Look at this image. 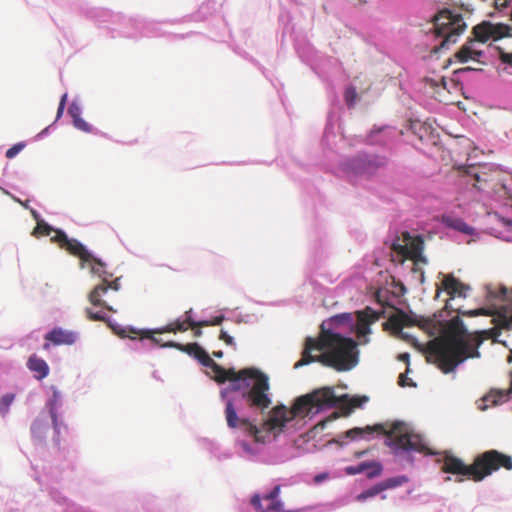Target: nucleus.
Returning <instances> with one entry per match:
<instances>
[{"label": "nucleus", "mask_w": 512, "mask_h": 512, "mask_svg": "<svg viewBox=\"0 0 512 512\" xmlns=\"http://www.w3.org/2000/svg\"><path fill=\"white\" fill-rule=\"evenodd\" d=\"M236 400V397L226 400L225 414L227 425L230 428H238L243 434V437L239 435L235 442L238 456L249 462L277 464L283 460L272 459L267 453L266 443L279 435L293 417L313 418L320 412L334 407H339L343 413L349 415L355 407H362L369 398L349 394L336 395L333 387L325 386L298 397L292 411L284 404L275 406L268 413L262 427L247 419H239L235 407Z\"/></svg>", "instance_id": "nucleus-1"}, {"label": "nucleus", "mask_w": 512, "mask_h": 512, "mask_svg": "<svg viewBox=\"0 0 512 512\" xmlns=\"http://www.w3.org/2000/svg\"><path fill=\"white\" fill-rule=\"evenodd\" d=\"M385 311H376L371 307L356 312L353 323L352 314L343 312L335 314L321 323L318 338L308 336L302 358L295 363V368L319 362L323 366L337 371H349L359 363L358 344L370 343L373 333L372 325Z\"/></svg>", "instance_id": "nucleus-2"}, {"label": "nucleus", "mask_w": 512, "mask_h": 512, "mask_svg": "<svg viewBox=\"0 0 512 512\" xmlns=\"http://www.w3.org/2000/svg\"><path fill=\"white\" fill-rule=\"evenodd\" d=\"M375 433L385 435L384 444L389 447L391 453L398 460L410 465L414 463V452H426L427 450L421 437L415 434L403 421H395L389 428L383 423L367 425L363 428L354 427L348 430L346 436H351V440L355 441H370Z\"/></svg>", "instance_id": "nucleus-3"}, {"label": "nucleus", "mask_w": 512, "mask_h": 512, "mask_svg": "<svg viewBox=\"0 0 512 512\" xmlns=\"http://www.w3.org/2000/svg\"><path fill=\"white\" fill-rule=\"evenodd\" d=\"M469 335L464 321L460 317H454L451 320V332L441 341L436 351L437 363L443 373L453 372L468 358L480 357L478 347L482 340L473 345L469 342Z\"/></svg>", "instance_id": "nucleus-4"}, {"label": "nucleus", "mask_w": 512, "mask_h": 512, "mask_svg": "<svg viewBox=\"0 0 512 512\" xmlns=\"http://www.w3.org/2000/svg\"><path fill=\"white\" fill-rule=\"evenodd\" d=\"M227 371V380L230 381L226 388L221 389L222 399H227L229 392H239L244 390L241 398L253 407L265 410L272 404L270 394L269 377L257 368H246L238 373L234 370Z\"/></svg>", "instance_id": "nucleus-5"}, {"label": "nucleus", "mask_w": 512, "mask_h": 512, "mask_svg": "<svg viewBox=\"0 0 512 512\" xmlns=\"http://www.w3.org/2000/svg\"><path fill=\"white\" fill-rule=\"evenodd\" d=\"M500 467L512 469V458L497 450H489L478 455L472 465H466L461 459L450 453L443 456L442 470L458 476H466L474 481H482Z\"/></svg>", "instance_id": "nucleus-6"}, {"label": "nucleus", "mask_w": 512, "mask_h": 512, "mask_svg": "<svg viewBox=\"0 0 512 512\" xmlns=\"http://www.w3.org/2000/svg\"><path fill=\"white\" fill-rule=\"evenodd\" d=\"M472 34L473 38L468 39L456 54L461 63H467L470 60L479 61L484 52L477 48V44L486 43L490 39L498 40L503 37H511L512 25L483 21L473 27Z\"/></svg>", "instance_id": "nucleus-7"}, {"label": "nucleus", "mask_w": 512, "mask_h": 512, "mask_svg": "<svg viewBox=\"0 0 512 512\" xmlns=\"http://www.w3.org/2000/svg\"><path fill=\"white\" fill-rule=\"evenodd\" d=\"M54 240L73 255L80 258V268H89L91 274L98 276L102 282H107V278L113 276V273L106 270L107 264L95 256L80 241L69 238L63 230H58Z\"/></svg>", "instance_id": "nucleus-8"}, {"label": "nucleus", "mask_w": 512, "mask_h": 512, "mask_svg": "<svg viewBox=\"0 0 512 512\" xmlns=\"http://www.w3.org/2000/svg\"><path fill=\"white\" fill-rule=\"evenodd\" d=\"M435 35L442 38L438 49H447L455 44L459 36L467 29L463 16L451 8L444 7L434 16Z\"/></svg>", "instance_id": "nucleus-9"}, {"label": "nucleus", "mask_w": 512, "mask_h": 512, "mask_svg": "<svg viewBox=\"0 0 512 512\" xmlns=\"http://www.w3.org/2000/svg\"><path fill=\"white\" fill-rule=\"evenodd\" d=\"M405 243H393V250L398 254L399 262L403 263L405 260L411 261V270L414 277L417 278L419 283H424V271L419 264H427V257L423 254L424 240L421 235L411 236L406 234L404 239Z\"/></svg>", "instance_id": "nucleus-10"}, {"label": "nucleus", "mask_w": 512, "mask_h": 512, "mask_svg": "<svg viewBox=\"0 0 512 512\" xmlns=\"http://www.w3.org/2000/svg\"><path fill=\"white\" fill-rule=\"evenodd\" d=\"M386 159L376 154L359 152L347 158L341 166L345 172L352 175H371L384 166Z\"/></svg>", "instance_id": "nucleus-11"}, {"label": "nucleus", "mask_w": 512, "mask_h": 512, "mask_svg": "<svg viewBox=\"0 0 512 512\" xmlns=\"http://www.w3.org/2000/svg\"><path fill=\"white\" fill-rule=\"evenodd\" d=\"M162 346L178 348L186 352L189 356L196 359L202 366L210 368L213 371L214 378L217 382L224 383L227 379L228 375L226 369L214 362L209 356L208 352L198 343H192L184 346L182 344L171 341L165 343Z\"/></svg>", "instance_id": "nucleus-12"}, {"label": "nucleus", "mask_w": 512, "mask_h": 512, "mask_svg": "<svg viewBox=\"0 0 512 512\" xmlns=\"http://www.w3.org/2000/svg\"><path fill=\"white\" fill-rule=\"evenodd\" d=\"M52 395L45 403V413L50 417L53 428V441L59 446L60 444V436L63 430L67 429L66 424L62 419L61 408L63 405V397L61 391L52 386Z\"/></svg>", "instance_id": "nucleus-13"}, {"label": "nucleus", "mask_w": 512, "mask_h": 512, "mask_svg": "<svg viewBox=\"0 0 512 512\" xmlns=\"http://www.w3.org/2000/svg\"><path fill=\"white\" fill-rule=\"evenodd\" d=\"M121 277H117L113 281L102 282L101 284L94 287V289L89 293V301L94 306L103 307L109 311L115 312V310L108 305L104 300H102V296L105 295L109 289L114 291H119L121 289Z\"/></svg>", "instance_id": "nucleus-14"}, {"label": "nucleus", "mask_w": 512, "mask_h": 512, "mask_svg": "<svg viewBox=\"0 0 512 512\" xmlns=\"http://www.w3.org/2000/svg\"><path fill=\"white\" fill-rule=\"evenodd\" d=\"M79 333L73 330H66L62 327H54L48 331L44 339L54 346L73 345L77 342Z\"/></svg>", "instance_id": "nucleus-15"}, {"label": "nucleus", "mask_w": 512, "mask_h": 512, "mask_svg": "<svg viewBox=\"0 0 512 512\" xmlns=\"http://www.w3.org/2000/svg\"><path fill=\"white\" fill-rule=\"evenodd\" d=\"M49 418L45 411H41L31 424V437L36 445H43L46 442L50 430Z\"/></svg>", "instance_id": "nucleus-16"}, {"label": "nucleus", "mask_w": 512, "mask_h": 512, "mask_svg": "<svg viewBox=\"0 0 512 512\" xmlns=\"http://www.w3.org/2000/svg\"><path fill=\"white\" fill-rule=\"evenodd\" d=\"M387 321L383 323L384 330L401 338H406L407 334L403 332V326L409 321V316L403 310L394 309L387 316Z\"/></svg>", "instance_id": "nucleus-17"}, {"label": "nucleus", "mask_w": 512, "mask_h": 512, "mask_svg": "<svg viewBox=\"0 0 512 512\" xmlns=\"http://www.w3.org/2000/svg\"><path fill=\"white\" fill-rule=\"evenodd\" d=\"M186 321L182 318H177L173 323H170L164 327L156 328V329H146L144 330V337L140 339L142 341L144 338L149 339L153 344H159V339L156 338L154 333H165V332H176V331H186Z\"/></svg>", "instance_id": "nucleus-18"}, {"label": "nucleus", "mask_w": 512, "mask_h": 512, "mask_svg": "<svg viewBox=\"0 0 512 512\" xmlns=\"http://www.w3.org/2000/svg\"><path fill=\"white\" fill-rule=\"evenodd\" d=\"M383 470L382 465L379 462H362L355 466L346 467L345 471L349 475H356L366 471L368 478H374L381 474Z\"/></svg>", "instance_id": "nucleus-19"}, {"label": "nucleus", "mask_w": 512, "mask_h": 512, "mask_svg": "<svg viewBox=\"0 0 512 512\" xmlns=\"http://www.w3.org/2000/svg\"><path fill=\"white\" fill-rule=\"evenodd\" d=\"M49 496L56 505L62 508V512H85V510L71 502L66 496H64L59 490L55 488H51L49 490Z\"/></svg>", "instance_id": "nucleus-20"}, {"label": "nucleus", "mask_w": 512, "mask_h": 512, "mask_svg": "<svg viewBox=\"0 0 512 512\" xmlns=\"http://www.w3.org/2000/svg\"><path fill=\"white\" fill-rule=\"evenodd\" d=\"M444 289L451 296H458L465 298L466 292L469 290V286L462 284L459 280L453 276H446L442 282Z\"/></svg>", "instance_id": "nucleus-21"}, {"label": "nucleus", "mask_w": 512, "mask_h": 512, "mask_svg": "<svg viewBox=\"0 0 512 512\" xmlns=\"http://www.w3.org/2000/svg\"><path fill=\"white\" fill-rule=\"evenodd\" d=\"M27 367L32 372L36 373L35 377L38 380L46 378L49 374V365L47 364V362L35 354L29 357Z\"/></svg>", "instance_id": "nucleus-22"}, {"label": "nucleus", "mask_w": 512, "mask_h": 512, "mask_svg": "<svg viewBox=\"0 0 512 512\" xmlns=\"http://www.w3.org/2000/svg\"><path fill=\"white\" fill-rule=\"evenodd\" d=\"M442 223L451 229L462 232L466 235H473L475 229L468 225L462 218L443 215Z\"/></svg>", "instance_id": "nucleus-23"}, {"label": "nucleus", "mask_w": 512, "mask_h": 512, "mask_svg": "<svg viewBox=\"0 0 512 512\" xmlns=\"http://www.w3.org/2000/svg\"><path fill=\"white\" fill-rule=\"evenodd\" d=\"M508 393L502 391L492 390L490 393L486 394L481 398V403L478 405V408L482 411L488 409L491 405H499L507 401Z\"/></svg>", "instance_id": "nucleus-24"}, {"label": "nucleus", "mask_w": 512, "mask_h": 512, "mask_svg": "<svg viewBox=\"0 0 512 512\" xmlns=\"http://www.w3.org/2000/svg\"><path fill=\"white\" fill-rule=\"evenodd\" d=\"M32 214H33L34 218L37 221V226L34 229L33 235H35V236H37V235H50L51 232H55L56 233L59 230V229H55L54 227L49 225L43 219H39V214L36 211H33ZM55 236H56V234L52 237V241H54V242H56L54 240Z\"/></svg>", "instance_id": "nucleus-25"}, {"label": "nucleus", "mask_w": 512, "mask_h": 512, "mask_svg": "<svg viewBox=\"0 0 512 512\" xmlns=\"http://www.w3.org/2000/svg\"><path fill=\"white\" fill-rule=\"evenodd\" d=\"M384 491V487L382 485V482L362 491L360 494L357 495V500L358 501H365L369 498H372L376 495H378L379 493L383 492Z\"/></svg>", "instance_id": "nucleus-26"}, {"label": "nucleus", "mask_w": 512, "mask_h": 512, "mask_svg": "<svg viewBox=\"0 0 512 512\" xmlns=\"http://www.w3.org/2000/svg\"><path fill=\"white\" fill-rule=\"evenodd\" d=\"M357 91L353 85H349L346 87L344 92V100L348 108H353L356 104L357 100Z\"/></svg>", "instance_id": "nucleus-27"}, {"label": "nucleus", "mask_w": 512, "mask_h": 512, "mask_svg": "<svg viewBox=\"0 0 512 512\" xmlns=\"http://www.w3.org/2000/svg\"><path fill=\"white\" fill-rule=\"evenodd\" d=\"M407 481H408V478L404 475H401V476L391 477V478H388V479L382 481V485L384 487V490H386V489H390V488L399 487Z\"/></svg>", "instance_id": "nucleus-28"}, {"label": "nucleus", "mask_w": 512, "mask_h": 512, "mask_svg": "<svg viewBox=\"0 0 512 512\" xmlns=\"http://www.w3.org/2000/svg\"><path fill=\"white\" fill-rule=\"evenodd\" d=\"M15 399V395L13 393H6L2 397H0V414L3 416L6 415L9 411L11 404Z\"/></svg>", "instance_id": "nucleus-29"}, {"label": "nucleus", "mask_w": 512, "mask_h": 512, "mask_svg": "<svg viewBox=\"0 0 512 512\" xmlns=\"http://www.w3.org/2000/svg\"><path fill=\"white\" fill-rule=\"evenodd\" d=\"M72 123H73V126L77 130H80L85 133H93L94 132L93 126L91 124H89L88 122H86L82 117L76 118L74 121H72Z\"/></svg>", "instance_id": "nucleus-30"}, {"label": "nucleus", "mask_w": 512, "mask_h": 512, "mask_svg": "<svg viewBox=\"0 0 512 512\" xmlns=\"http://www.w3.org/2000/svg\"><path fill=\"white\" fill-rule=\"evenodd\" d=\"M26 146L25 142H18L11 146L9 149H7L5 156L8 159L14 158L16 155H18Z\"/></svg>", "instance_id": "nucleus-31"}, {"label": "nucleus", "mask_w": 512, "mask_h": 512, "mask_svg": "<svg viewBox=\"0 0 512 512\" xmlns=\"http://www.w3.org/2000/svg\"><path fill=\"white\" fill-rule=\"evenodd\" d=\"M262 499H264L263 496H261L259 493H255L251 496L250 503L257 512H268L263 507Z\"/></svg>", "instance_id": "nucleus-32"}, {"label": "nucleus", "mask_w": 512, "mask_h": 512, "mask_svg": "<svg viewBox=\"0 0 512 512\" xmlns=\"http://www.w3.org/2000/svg\"><path fill=\"white\" fill-rule=\"evenodd\" d=\"M68 113L74 121L76 118L82 117V107L76 101H73L68 107Z\"/></svg>", "instance_id": "nucleus-33"}, {"label": "nucleus", "mask_w": 512, "mask_h": 512, "mask_svg": "<svg viewBox=\"0 0 512 512\" xmlns=\"http://www.w3.org/2000/svg\"><path fill=\"white\" fill-rule=\"evenodd\" d=\"M203 443H204L205 448L211 454V456L215 458V456L217 455V453L221 449L220 446L218 445V443H216V442H214L212 440H208V439H204Z\"/></svg>", "instance_id": "nucleus-34"}, {"label": "nucleus", "mask_w": 512, "mask_h": 512, "mask_svg": "<svg viewBox=\"0 0 512 512\" xmlns=\"http://www.w3.org/2000/svg\"><path fill=\"white\" fill-rule=\"evenodd\" d=\"M266 510L269 512V511H273V512H284L285 509H284V502L281 500V499H274V500H271V503L268 505V507L266 508Z\"/></svg>", "instance_id": "nucleus-35"}, {"label": "nucleus", "mask_w": 512, "mask_h": 512, "mask_svg": "<svg viewBox=\"0 0 512 512\" xmlns=\"http://www.w3.org/2000/svg\"><path fill=\"white\" fill-rule=\"evenodd\" d=\"M219 339L224 341L228 346H231L234 349H236V342H235L234 337L231 336L230 334H228V332L226 330L221 329L220 334H219Z\"/></svg>", "instance_id": "nucleus-36"}, {"label": "nucleus", "mask_w": 512, "mask_h": 512, "mask_svg": "<svg viewBox=\"0 0 512 512\" xmlns=\"http://www.w3.org/2000/svg\"><path fill=\"white\" fill-rule=\"evenodd\" d=\"M225 319V316L223 314L221 315H218L216 317H214L213 319L211 320H199V326H210V325H214V326H217V325H220Z\"/></svg>", "instance_id": "nucleus-37"}, {"label": "nucleus", "mask_w": 512, "mask_h": 512, "mask_svg": "<svg viewBox=\"0 0 512 512\" xmlns=\"http://www.w3.org/2000/svg\"><path fill=\"white\" fill-rule=\"evenodd\" d=\"M281 493V485H276L272 488L271 491H269L268 493L264 494L263 495V498L265 500H274V499H278L279 498V495Z\"/></svg>", "instance_id": "nucleus-38"}, {"label": "nucleus", "mask_w": 512, "mask_h": 512, "mask_svg": "<svg viewBox=\"0 0 512 512\" xmlns=\"http://www.w3.org/2000/svg\"><path fill=\"white\" fill-rule=\"evenodd\" d=\"M348 434V430L342 433H339L334 441L338 443L341 446L347 445L349 442H351V436H346Z\"/></svg>", "instance_id": "nucleus-39"}, {"label": "nucleus", "mask_w": 512, "mask_h": 512, "mask_svg": "<svg viewBox=\"0 0 512 512\" xmlns=\"http://www.w3.org/2000/svg\"><path fill=\"white\" fill-rule=\"evenodd\" d=\"M184 320L187 322V324H189L192 327L199 326V320H196L193 317V309H189L188 311L185 312Z\"/></svg>", "instance_id": "nucleus-40"}, {"label": "nucleus", "mask_w": 512, "mask_h": 512, "mask_svg": "<svg viewBox=\"0 0 512 512\" xmlns=\"http://www.w3.org/2000/svg\"><path fill=\"white\" fill-rule=\"evenodd\" d=\"M86 313L92 320L102 321L105 319V315L102 312H93L90 308L86 309Z\"/></svg>", "instance_id": "nucleus-41"}, {"label": "nucleus", "mask_w": 512, "mask_h": 512, "mask_svg": "<svg viewBox=\"0 0 512 512\" xmlns=\"http://www.w3.org/2000/svg\"><path fill=\"white\" fill-rule=\"evenodd\" d=\"M499 58L502 63L507 64L512 67V53L501 52Z\"/></svg>", "instance_id": "nucleus-42"}, {"label": "nucleus", "mask_w": 512, "mask_h": 512, "mask_svg": "<svg viewBox=\"0 0 512 512\" xmlns=\"http://www.w3.org/2000/svg\"><path fill=\"white\" fill-rule=\"evenodd\" d=\"M495 216L497 217L498 221L508 229V231H510V229H512V220L509 219V218H505V217H502L500 216L499 214H495Z\"/></svg>", "instance_id": "nucleus-43"}, {"label": "nucleus", "mask_w": 512, "mask_h": 512, "mask_svg": "<svg viewBox=\"0 0 512 512\" xmlns=\"http://www.w3.org/2000/svg\"><path fill=\"white\" fill-rule=\"evenodd\" d=\"M232 458V453L230 451H222L221 449L215 456V459L218 461H224Z\"/></svg>", "instance_id": "nucleus-44"}, {"label": "nucleus", "mask_w": 512, "mask_h": 512, "mask_svg": "<svg viewBox=\"0 0 512 512\" xmlns=\"http://www.w3.org/2000/svg\"><path fill=\"white\" fill-rule=\"evenodd\" d=\"M399 385L402 386V387H405V386H416V384L413 383L411 381V379L407 378L403 374H400V376H399Z\"/></svg>", "instance_id": "nucleus-45"}, {"label": "nucleus", "mask_w": 512, "mask_h": 512, "mask_svg": "<svg viewBox=\"0 0 512 512\" xmlns=\"http://www.w3.org/2000/svg\"><path fill=\"white\" fill-rule=\"evenodd\" d=\"M512 4V0H495V6L497 9H504Z\"/></svg>", "instance_id": "nucleus-46"}, {"label": "nucleus", "mask_w": 512, "mask_h": 512, "mask_svg": "<svg viewBox=\"0 0 512 512\" xmlns=\"http://www.w3.org/2000/svg\"><path fill=\"white\" fill-rule=\"evenodd\" d=\"M495 237H497V238H499L501 240H504L506 242H512V236L511 235L499 233V234H495Z\"/></svg>", "instance_id": "nucleus-47"}, {"label": "nucleus", "mask_w": 512, "mask_h": 512, "mask_svg": "<svg viewBox=\"0 0 512 512\" xmlns=\"http://www.w3.org/2000/svg\"><path fill=\"white\" fill-rule=\"evenodd\" d=\"M65 107L66 106H63L62 105H58V109H57V115H56V120L60 119L64 113V110H65Z\"/></svg>", "instance_id": "nucleus-48"}, {"label": "nucleus", "mask_w": 512, "mask_h": 512, "mask_svg": "<svg viewBox=\"0 0 512 512\" xmlns=\"http://www.w3.org/2000/svg\"><path fill=\"white\" fill-rule=\"evenodd\" d=\"M98 13L103 15V16L118 17V15H113L111 12H109L108 10H104V9L99 10Z\"/></svg>", "instance_id": "nucleus-49"}, {"label": "nucleus", "mask_w": 512, "mask_h": 512, "mask_svg": "<svg viewBox=\"0 0 512 512\" xmlns=\"http://www.w3.org/2000/svg\"><path fill=\"white\" fill-rule=\"evenodd\" d=\"M49 126L44 128L38 135L37 137L38 138H43L44 136H46L48 133H49Z\"/></svg>", "instance_id": "nucleus-50"}, {"label": "nucleus", "mask_w": 512, "mask_h": 512, "mask_svg": "<svg viewBox=\"0 0 512 512\" xmlns=\"http://www.w3.org/2000/svg\"><path fill=\"white\" fill-rule=\"evenodd\" d=\"M66 101H67V93H64L60 99L59 105L63 104V106H66Z\"/></svg>", "instance_id": "nucleus-51"}, {"label": "nucleus", "mask_w": 512, "mask_h": 512, "mask_svg": "<svg viewBox=\"0 0 512 512\" xmlns=\"http://www.w3.org/2000/svg\"><path fill=\"white\" fill-rule=\"evenodd\" d=\"M409 358H410V355L408 353H403V354L400 355V359L402 361L408 362Z\"/></svg>", "instance_id": "nucleus-52"}, {"label": "nucleus", "mask_w": 512, "mask_h": 512, "mask_svg": "<svg viewBox=\"0 0 512 512\" xmlns=\"http://www.w3.org/2000/svg\"><path fill=\"white\" fill-rule=\"evenodd\" d=\"M325 477H326V474H324V473H323V474H318V475H316V476H315V481H316V482H320V481H322Z\"/></svg>", "instance_id": "nucleus-53"}, {"label": "nucleus", "mask_w": 512, "mask_h": 512, "mask_svg": "<svg viewBox=\"0 0 512 512\" xmlns=\"http://www.w3.org/2000/svg\"><path fill=\"white\" fill-rule=\"evenodd\" d=\"M213 355L216 357V358H222L223 357V352L222 351H215L213 352Z\"/></svg>", "instance_id": "nucleus-54"}, {"label": "nucleus", "mask_w": 512, "mask_h": 512, "mask_svg": "<svg viewBox=\"0 0 512 512\" xmlns=\"http://www.w3.org/2000/svg\"><path fill=\"white\" fill-rule=\"evenodd\" d=\"M194 335L196 337H200L202 335V330L198 327L197 329L194 330Z\"/></svg>", "instance_id": "nucleus-55"}, {"label": "nucleus", "mask_w": 512, "mask_h": 512, "mask_svg": "<svg viewBox=\"0 0 512 512\" xmlns=\"http://www.w3.org/2000/svg\"><path fill=\"white\" fill-rule=\"evenodd\" d=\"M465 314L470 315V316H475V315H478V311L477 310H471V311L466 312Z\"/></svg>", "instance_id": "nucleus-56"}, {"label": "nucleus", "mask_w": 512, "mask_h": 512, "mask_svg": "<svg viewBox=\"0 0 512 512\" xmlns=\"http://www.w3.org/2000/svg\"><path fill=\"white\" fill-rule=\"evenodd\" d=\"M366 454V451H361L357 453V457H363Z\"/></svg>", "instance_id": "nucleus-57"}, {"label": "nucleus", "mask_w": 512, "mask_h": 512, "mask_svg": "<svg viewBox=\"0 0 512 512\" xmlns=\"http://www.w3.org/2000/svg\"><path fill=\"white\" fill-rule=\"evenodd\" d=\"M326 421H322L319 425L321 426V429H324L326 426Z\"/></svg>", "instance_id": "nucleus-58"}, {"label": "nucleus", "mask_w": 512, "mask_h": 512, "mask_svg": "<svg viewBox=\"0 0 512 512\" xmlns=\"http://www.w3.org/2000/svg\"><path fill=\"white\" fill-rule=\"evenodd\" d=\"M401 291H402V293L406 292V289H405V287L403 285L401 286Z\"/></svg>", "instance_id": "nucleus-59"}, {"label": "nucleus", "mask_w": 512, "mask_h": 512, "mask_svg": "<svg viewBox=\"0 0 512 512\" xmlns=\"http://www.w3.org/2000/svg\"><path fill=\"white\" fill-rule=\"evenodd\" d=\"M130 330L134 333H138V330H136L135 328H131Z\"/></svg>", "instance_id": "nucleus-60"}, {"label": "nucleus", "mask_w": 512, "mask_h": 512, "mask_svg": "<svg viewBox=\"0 0 512 512\" xmlns=\"http://www.w3.org/2000/svg\"><path fill=\"white\" fill-rule=\"evenodd\" d=\"M49 347V343L44 344V348L47 349Z\"/></svg>", "instance_id": "nucleus-61"}, {"label": "nucleus", "mask_w": 512, "mask_h": 512, "mask_svg": "<svg viewBox=\"0 0 512 512\" xmlns=\"http://www.w3.org/2000/svg\"><path fill=\"white\" fill-rule=\"evenodd\" d=\"M445 480H446V481H450V480H451V477H450V476H448V477H446V478H445Z\"/></svg>", "instance_id": "nucleus-62"}, {"label": "nucleus", "mask_w": 512, "mask_h": 512, "mask_svg": "<svg viewBox=\"0 0 512 512\" xmlns=\"http://www.w3.org/2000/svg\"><path fill=\"white\" fill-rule=\"evenodd\" d=\"M464 70L470 71V70H472V68L467 67V68H465Z\"/></svg>", "instance_id": "nucleus-63"}, {"label": "nucleus", "mask_w": 512, "mask_h": 512, "mask_svg": "<svg viewBox=\"0 0 512 512\" xmlns=\"http://www.w3.org/2000/svg\"><path fill=\"white\" fill-rule=\"evenodd\" d=\"M375 133V131H371V135L369 136L370 138L372 137V135Z\"/></svg>", "instance_id": "nucleus-64"}]
</instances>
